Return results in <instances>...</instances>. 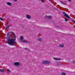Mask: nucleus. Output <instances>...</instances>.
Returning <instances> with one entry per match:
<instances>
[{"label":"nucleus","mask_w":75,"mask_h":75,"mask_svg":"<svg viewBox=\"0 0 75 75\" xmlns=\"http://www.w3.org/2000/svg\"><path fill=\"white\" fill-rule=\"evenodd\" d=\"M61 75H65V73L63 72H62L61 74Z\"/></svg>","instance_id":"14"},{"label":"nucleus","mask_w":75,"mask_h":75,"mask_svg":"<svg viewBox=\"0 0 75 75\" xmlns=\"http://www.w3.org/2000/svg\"><path fill=\"white\" fill-rule=\"evenodd\" d=\"M63 14H64V16H65V17H67L68 18H69V19H70L71 18H70V17L68 16V15L65 12H63Z\"/></svg>","instance_id":"3"},{"label":"nucleus","mask_w":75,"mask_h":75,"mask_svg":"<svg viewBox=\"0 0 75 75\" xmlns=\"http://www.w3.org/2000/svg\"><path fill=\"white\" fill-rule=\"evenodd\" d=\"M14 65H16L17 66L18 65H19L20 64H19V63L18 62H16L14 63Z\"/></svg>","instance_id":"5"},{"label":"nucleus","mask_w":75,"mask_h":75,"mask_svg":"<svg viewBox=\"0 0 75 75\" xmlns=\"http://www.w3.org/2000/svg\"><path fill=\"white\" fill-rule=\"evenodd\" d=\"M11 34H12L13 35V37L14 38V39H16V35H15V33H14L13 32H11Z\"/></svg>","instance_id":"4"},{"label":"nucleus","mask_w":75,"mask_h":75,"mask_svg":"<svg viewBox=\"0 0 75 75\" xmlns=\"http://www.w3.org/2000/svg\"><path fill=\"white\" fill-rule=\"evenodd\" d=\"M0 71L1 72H4L5 71V70L4 69H0Z\"/></svg>","instance_id":"8"},{"label":"nucleus","mask_w":75,"mask_h":75,"mask_svg":"<svg viewBox=\"0 0 75 75\" xmlns=\"http://www.w3.org/2000/svg\"><path fill=\"white\" fill-rule=\"evenodd\" d=\"M0 20H1L2 21H3V18H0Z\"/></svg>","instance_id":"18"},{"label":"nucleus","mask_w":75,"mask_h":75,"mask_svg":"<svg viewBox=\"0 0 75 75\" xmlns=\"http://www.w3.org/2000/svg\"><path fill=\"white\" fill-rule=\"evenodd\" d=\"M13 0L14 1H16V2L17 1V0Z\"/></svg>","instance_id":"27"},{"label":"nucleus","mask_w":75,"mask_h":75,"mask_svg":"<svg viewBox=\"0 0 75 75\" xmlns=\"http://www.w3.org/2000/svg\"><path fill=\"white\" fill-rule=\"evenodd\" d=\"M22 42H25V43H27V41L26 40H23L22 41Z\"/></svg>","instance_id":"11"},{"label":"nucleus","mask_w":75,"mask_h":75,"mask_svg":"<svg viewBox=\"0 0 75 75\" xmlns=\"http://www.w3.org/2000/svg\"><path fill=\"white\" fill-rule=\"evenodd\" d=\"M59 47H61L62 48V47H64V44H60L59 45Z\"/></svg>","instance_id":"6"},{"label":"nucleus","mask_w":75,"mask_h":75,"mask_svg":"<svg viewBox=\"0 0 75 75\" xmlns=\"http://www.w3.org/2000/svg\"><path fill=\"white\" fill-rule=\"evenodd\" d=\"M73 63H75V61H73Z\"/></svg>","instance_id":"28"},{"label":"nucleus","mask_w":75,"mask_h":75,"mask_svg":"<svg viewBox=\"0 0 75 75\" xmlns=\"http://www.w3.org/2000/svg\"><path fill=\"white\" fill-rule=\"evenodd\" d=\"M47 17L49 19H51V18H52L51 16H47Z\"/></svg>","instance_id":"13"},{"label":"nucleus","mask_w":75,"mask_h":75,"mask_svg":"<svg viewBox=\"0 0 75 75\" xmlns=\"http://www.w3.org/2000/svg\"><path fill=\"white\" fill-rule=\"evenodd\" d=\"M65 21H68V19H65Z\"/></svg>","instance_id":"21"},{"label":"nucleus","mask_w":75,"mask_h":75,"mask_svg":"<svg viewBox=\"0 0 75 75\" xmlns=\"http://www.w3.org/2000/svg\"><path fill=\"white\" fill-rule=\"evenodd\" d=\"M49 0L50 1V0Z\"/></svg>","instance_id":"30"},{"label":"nucleus","mask_w":75,"mask_h":75,"mask_svg":"<svg viewBox=\"0 0 75 75\" xmlns=\"http://www.w3.org/2000/svg\"><path fill=\"white\" fill-rule=\"evenodd\" d=\"M73 23H75V21L73 20Z\"/></svg>","instance_id":"22"},{"label":"nucleus","mask_w":75,"mask_h":75,"mask_svg":"<svg viewBox=\"0 0 75 75\" xmlns=\"http://www.w3.org/2000/svg\"><path fill=\"white\" fill-rule=\"evenodd\" d=\"M24 49L25 50H27V48H24Z\"/></svg>","instance_id":"24"},{"label":"nucleus","mask_w":75,"mask_h":75,"mask_svg":"<svg viewBox=\"0 0 75 75\" xmlns=\"http://www.w3.org/2000/svg\"><path fill=\"white\" fill-rule=\"evenodd\" d=\"M61 63L60 62H58L57 63V65H61Z\"/></svg>","instance_id":"12"},{"label":"nucleus","mask_w":75,"mask_h":75,"mask_svg":"<svg viewBox=\"0 0 75 75\" xmlns=\"http://www.w3.org/2000/svg\"><path fill=\"white\" fill-rule=\"evenodd\" d=\"M7 43L10 45H11L14 44L15 43V40L13 39H8Z\"/></svg>","instance_id":"1"},{"label":"nucleus","mask_w":75,"mask_h":75,"mask_svg":"<svg viewBox=\"0 0 75 75\" xmlns=\"http://www.w3.org/2000/svg\"><path fill=\"white\" fill-rule=\"evenodd\" d=\"M26 18L28 19H30L31 18V16L29 15H26Z\"/></svg>","instance_id":"7"},{"label":"nucleus","mask_w":75,"mask_h":75,"mask_svg":"<svg viewBox=\"0 0 75 75\" xmlns=\"http://www.w3.org/2000/svg\"><path fill=\"white\" fill-rule=\"evenodd\" d=\"M7 71H8L9 72H10V70H9V69H7Z\"/></svg>","instance_id":"25"},{"label":"nucleus","mask_w":75,"mask_h":75,"mask_svg":"<svg viewBox=\"0 0 75 75\" xmlns=\"http://www.w3.org/2000/svg\"><path fill=\"white\" fill-rule=\"evenodd\" d=\"M11 34H10V33L8 34V35H11Z\"/></svg>","instance_id":"23"},{"label":"nucleus","mask_w":75,"mask_h":75,"mask_svg":"<svg viewBox=\"0 0 75 75\" xmlns=\"http://www.w3.org/2000/svg\"><path fill=\"white\" fill-rule=\"evenodd\" d=\"M68 0V1H71V0Z\"/></svg>","instance_id":"29"},{"label":"nucleus","mask_w":75,"mask_h":75,"mask_svg":"<svg viewBox=\"0 0 75 75\" xmlns=\"http://www.w3.org/2000/svg\"><path fill=\"white\" fill-rule=\"evenodd\" d=\"M60 3H62V4H64V3L62 1H60Z\"/></svg>","instance_id":"20"},{"label":"nucleus","mask_w":75,"mask_h":75,"mask_svg":"<svg viewBox=\"0 0 75 75\" xmlns=\"http://www.w3.org/2000/svg\"><path fill=\"white\" fill-rule=\"evenodd\" d=\"M50 61H43L42 62V64H50Z\"/></svg>","instance_id":"2"},{"label":"nucleus","mask_w":75,"mask_h":75,"mask_svg":"<svg viewBox=\"0 0 75 75\" xmlns=\"http://www.w3.org/2000/svg\"><path fill=\"white\" fill-rule=\"evenodd\" d=\"M53 59L54 60H55L56 61H57V60H61V59L56 58H54Z\"/></svg>","instance_id":"10"},{"label":"nucleus","mask_w":75,"mask_h":75,"mask_svg":"<svg viewBox=\"0 0 75 75\" xmlns=\"http://www.w3.org/2000/svg\"><path fill=\"white\" fill-rule=\"evenodd\" d=\"M42 2H43L44 1V0H40Z\"/></svg>","instance_id":"19"},{"label":"nucleus","mask_w":75,"mask_h":75,"mask_svg":"<svg viewBox=\"0 0 75 75\" xmlns=\"http://www.w3.org/2000/svg\"><path fill=\"white\" fill-rule=\"evenodd\" d=\"M7 4L8 6H11V3L10 2H7Z\"/></svg>","instance_id":"9"},{"label":"nucleus","mask_w":75,"mask_h":75,"mask_svg":"<svg viewBox=\"0 0 75 75\" xmlns=\"http://www.w3.org/2000/svg\"><path fill=\"white\" fill-rule=\"evenodd\" d=\"M38 40L39 41H41L42 40L41 39V38H38Z\"/></svg>","instance_id":"16"},{"label":"nucleus","mask_w":75,"mask_h":75,"mask_svg":"<svg viewBox=\"0 0 75 75\" xmlns=\"http://www.w3.org/2000/svg\"><path fill=\"white\" fill-rule=\"evenodd\" d=\"M64 5H67V4H66V3H64Z\"/></svg>","instance_id":"26"},{"label":"nucleus","mask_w":75,"mask_h":75,"mask_svg":"<svg viewBox=\"0 0 75 75\" xmlns=\"http://www.w3.org/2000/svg\"><path fill=\"white\" fill-rule=\"evenodd\" d=\"M10 27V25H7L6 26V28H8Z\"/></svg>","instance_id":"17"},{"label":"nucleus","mask_w":75,"mask_h":75,"mask_svg":"<svg viewBox=\"0 0 75 75\" xmlns=\"http://www.w3.org/2000/svg\"><path fill=\"white\" fill-rule=\"evenodd\" d=\"M21 40H22L23 39V36H21L20 37Z\"/></svg>","instance_id":"15"}]
</instances>
